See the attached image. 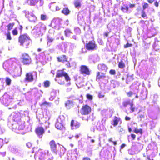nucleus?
Listing matches in <instances>:
<instances>
[{
	"label": "nucleus",
	"mask_w": 160,
	"mask_h": 160,
	"mask_svg": "<svg viewBox=\"0 0 160 160\" xmlns=\"http://www.w3.org/2000/svg\"><path fill=\"white\" fill-rule=\"evenodd\" d=\"M35 153L34 158L35 160H51L48 157L49 151L47 150H43L39 148L38 147H35L32 148L31 152L28 153L29 156L32 157L31 153Z\"/></svg>",
	"instance_id": "1"
},
{
	"label": "nucleus",
	"mask_w": 160,
	"mask_h": 160,
	"mask_svg": "<svg viewBox=\"0 0 160 160\" xmlns=\"http://www.w3.org/2000/svg\"><path fill=\"white\" fill-rule=\"evenodd\" d=\"M54 80L59 84L63 85L65 83V81H70L71 79L68 74L62 69L57 71Z\"/></svg>",
	"instance_id": "2"
},
{
	"label": "nucleus",
	"mask_w": 160,
	"mask_h": 160,
	"mask_svg": "<svg viewBox=\"0 0 160 160\" xmlns=\"http://www.w3.org/2000/svg\"><path fill=\"white\" fill-rule=\"evenodd\" d=\"M30 40V37L27 34H21L18 38V42L21 46H23L24 44L28 46L29 44Z\"/></svg>",
	"instance_id": "3"
},
{
	"label": "nucleus",
	"mask_w": 160,
	"mask_h": 160,
	"mask_svg": "<svg viewBox=\"0 0 160 160\" xmlns=\"http://www.w3.org/2000/svg\"><path fill=\"white\" fill-rule=\"evenodd\" d=\"M37 78V73L36 72H29L26 73L24 80L27 82H31Z\"/></svg>",
	"instance_id": "4"
},
{
	"label": "nucleus",
	"mask_w": 160,
	"mask_h": 160,
	"mask_svg": "<svg viewBox=\"0 0 160 160\" xmlns=\"http://www.w3.org/2000/svg\"><path fill=\"white\" fill-rule=\"evenodd\" d=\"M92 112L91 107L87 104L83 105L80 110V113L82 115H88Z\"/></svg>",
	"instance_id": "5"
},
{
	"label": "nucleus",
	"mask_w": 160,
	"mask_h": 160,
	"mask_svg": "<svg viewBox=\"0 0 160 160\" xmlns=\"http://www.w3.org/2000/svg\"><path fill=\"white\" fill-rule=\"evenodd\" d=\"M21 59L24 65H29L32 63V60L30 57L26 53L22 54Z\"/></svg>",
	"instance_id": "6"
},
{
	"label": "nucleus",
	"mask_w": 160,
	"mask_h": 160,
	"mask_svg": "<svg viewBox=\"0 0 160 160\" xmlns=\"http://www.w3.org/2000/svg\"><path fill=\"white\" fill-rule=\"evenodd\" d=\"M79 72L81 74L85 75H89L91 71L89 68L85 65H81L79 67Z\"/></svg>",
	"instance_id": "7"
},
{
	"label": "nucleus",
	"mask_w": 160,
	"mask_h": 160,
	"mask_svg": "<svg viewBox=\"0 0 160 160\" xmlns=\"http://www.w3.org/2000/svg\"><path fill=\"white\" fill-rule=\"evenodd\" d=\"M85 48L88 50L94 51L97 48V45L94 41H90L85 45Z\"/></svg>",
	"instance_id": "8"
},
{
	"label": "nucleus",
	"mask_w": 160,
	"mask_h": 160,
	"mask_svg": "<svg viewBox=\"0 0 160 160\" xmlns=\"http://www.w3.org/2000/svg\"><path fill=\"white\" fill-rule=\"evenodd\" d=\"M49 145L51 151L55 154H57V145L55 141L54 140H52L49 142Z\"/></svg>",
	"instance_id": "9"
},
{
	"label": "nucleus",
	"mask_w": 160,
	"mask_h": 160,
	"mask_svg": "<svg viewBox=\"0 0 160 160\" xmlns=\"http://www.w3.org/2000/svg\"><path fill=\"white\" fill-rule=\"evenodd\" d=\"M36 134L39 136H42L45 133L44 128L42 127H38L36 128L35 130Z\"/></svg>",
	"instance_id": "10"
},
{
	"label": "nucleus",
	"mask_w": 160,
	"mask_h": 160,
	"mask_svg": "<svg viewBox=\"0 0 160 160\" xmlns=\"http://www.w3.org/2000/svg\"><path fill=\"white\" fill-rule=\"evenodd\" d=\"M55 127L58 129L60 130H63L65 129V127L62 123V121L61 120L57 119V122L55 124Z\"/></svg>",
	"instance_id": "11"
},
{
	"label": "nucleus",
	"mask_w": 160,
	"mask_h": 160,
	"mask_svg": "<svg viewBox=\"0 0 160 160\" xmlns=\"http://www.w3.org/2000/svg\"><path fill=\"white\" fill-rule=\"evenodd\" d=\"M106 78V74L103 73H101L99 72H97L96 75V81L101 79H104Z\"/></svg>",
	"instance_id": "12"
},
{
	"label": "nucleus",
	"mask_w": 160,
	"mask_h": 160,
	"mask_svg": "<svg viewBox=\"0 0 160 160\" xmlns=\"http://www.w3.org/2000/svg\"><path fill=\"white\" fill-rule=\"evenodd\" d=\"M74 120H72L71 122L70 126L71 128H72V129H77L80 127V124L79 122H77L74 124Z\"/></svg>",
	"instance_id": "13"
},
{
	"label": "nucleus",
	"mask_w": 160,
	"mask_h": 160,
	"mask_svg": "<svg viewBox=\"0 0 160 160\" xmlns=\"http://www.w3.org/2000/svg\"><path fill=\"white\" fill-rule=\"evenodd\" d=\"M57 59L58 62L64 63L65 62H67L68 58L65 55L58 57Z\"/></svg>",
	"instance_id": "14"
},
{
	"label": "nucleus",
	"mask_w": 160,
	"mask_h": 160,
	"mask_svg": "<svg viewBox=\"0 0 160 160\" xmlns=\"http://www.w3.org/2000/svg\"><path fill=\"white\" fill-rule=\"evenodd\" d=\"M98 68L100 70L106 72L108 69V67L105 64L102 63L98 65Z\"/></svg>",
	"instance_id": "15"
},
{
	"label": "nucleus",
	"mask_w": 160,
	"mask_h": 160,
	"mask_svg": "<svg viewBox=\"0 0 160 160\" xmlns=\"http://www.w3.org/2000/svg\"><path fill=\"white\" fill-rule=\"evenodd\" d=\"M70 11L68 7H65L62 9L61 12L65 15L68 16L70 13Z\"/></svg>",
	"instance_id": "16"
},
{
	"label": "nucleus",
	"mask_w": 160,
	"mask_h": 160,
	"mask_svg": "<svg viewBox=\"0 0 160 160\" xmlns=\"http://www.w3.org/2000/svg\"><path fill=\"white\" fill-rule=\"evenodd\" d=\"M26 2L28 5L33 6H35L38 2L37 0H26Z\"/></svg>",
	"instance_id": "17"
},
{
	"label": "nucleus",
	"mask_w": 160,
	"mask_h": 160,
	"mask_svg": "<svg viewBox=\"0 0 160 160\" xmlns=\"http://www.w3.org/2000/svg\"><path fill=\"white\" fill-rule=\"evenodd\" d=\"M75 7L77 8H79L81 6V2L80 0H76L74 2Z\"/></svg>",
	"instance_id": "18"
},
{
	"label": "nucleus",
	"mask_w": 160,
	"mask_h": 160,
	"mask_svg": "<svg viewBox=\"0 0 160 160\" xmlns=\"http://www.w3.org/2000/svg\"><path fill=\"white\" fill-rule=\"evenodd\" d=\"M120 120V118H118L116 116H114V118L113 120V126L114 127L117 126L118 124V122Z\"/></svg>",
	"instance_id": "19"
},
{
	"label": "nucleus",
	"mask_w": 160,
	"mask_h": 160,
	"mask_svg": "<svg viewBox=\"0 0 160 160\" xmlns=\"http://www.w3.org/2000/svg\"><path fill=\"white\" fill-rule=\"evenodd\" d=\"M59 154L61 156L63 155L65 152V148L63 146L60 147L58 151Z\"/></svg>",
	"instance_id": "20"
},
{
	"label": "nucleus",
	"mask_w": 160,
	"mask_h": 160,
	"mask_svg": "<svg viewBox=\"0 0 160 160\" xmlns=\"http://www.w3.org/2000/svg\"><path fill=\"white\" fill-rule=\"evenodd\" d=\"M121 9L123 12L125 10V12L127 13L129 10V7L127 5L123 4V6L121 7Z\"/></svg>",
	"instance_id": "21"
},
{
	"label": "nucleus",
	"mask_w": 160,
	"mask_h": 160,
	"mask_svg": "<svg viewBox=\"0 0 160 160\" xmlns=\"http://www.w3.org/2000/svg\"><path fill=\"white\" fill-rule=\"evenodd\" d=\"M15 23L14 22L9 23L7 26L8 31H9L12 29Z\"/></svg>",
	"instance_id": "22"
},
{
	"label": "nucleus",
	"mask_w": 160,
	"mask_h": 160,
	"mask_svg": "<svg viewBox=\"0 0 160 160\" xmlns=\"http://www.w3.org/2000/svg\"><path fill=\"white\" fill-rule=\"evenodd\" d=\"M64 32L65 36L67 37H69L72 33L71 30L69 29H66Z\"/></svg>",
	"instance_id": "23"
},
{
	"label": "nucleus",
	"mask_w": 160,
	"mask_h": 160,
	"mask_svg": "<svg viewBox=\"0 0 160 160\" xmlns=\"http://www.w3.org/2000/svg\"><path fill=\"white\" fill-rule=\"evenodd\" d=\"M73 104L72 101L70 100H67L65 103V105L66 107H70L72 106Z\"/></svg>",
	"instance_id": "24"
},
{
	"label": "nucleus",
	"mask_w": 160,
	"mask_h": 160,
	"mask_svg": "<svg viewBox=\"0 0 160 160\" xmlns=\"http://www.w3.org/2000/svg\"><path fill=\"white\" fill-rule=\"evenodd\" d=\"M133 132L137 134L138 133H139L141 134H142L143 133L142 129L141 128H140L139 129H138L137 128H135L133 130Z\"/></svg>",
	"instance_id": "25"
},
{
	"label": "nucleus",
	"mask_w": 160,
	"mask_h": 160,
	"mask_svg": "<svg viewBox=\"0 0 160 160\" xmlns=\"http://www.w3.org/2000/svg\"><path fill=\"white\" fill-rule=\"evenodd\" d=\"M43 86L44 88H47L49 87L50 84V82L49 81L46 80L43 82Z\"/></svg>",
	"instance_id": "26"
},
{
	"label": "nucleus",
	"mask_w": 160,
	"mask_h": 160,
	"mask_svg": "<svg viewBox=\"0 0 160 160\" xmlns=\"http://www.w3.org/2000/svg\"><path fill=\"white\" fill-rule=\"evenodd\" d=\"M130 109L131 110L130 111V112H134L135 109H137V108H135L134 106H133V102H131V104H130Z\"/></svg>",
	"instance_id": "27"
},
{
	"label": "nucleus",
	"mask_w": 160,
	"mask_h": 160,
	"mask_svg": "<svg viewBox=\"0 0 160 160\" xmlns=\"http://www.w3.org/2000/svg\"><path fill=\"white\" fill-rule=\"evenodd\" d=\"M125 65L123 61H121L119 63L118 66L119 68H123L125 67Z\"/></svg>",
	"instance_id": "28"
},
{
	"label": "nucleus",
	"mask_w": 160,
	"mask_h": 160,
	"mask_svg": "<svg viewBox=\"0 0 160 160\" xmlns=\"http://www.w3.org/2000/svg\"><path fill=\"white\" fill-rule=\"evenodd\" d=\"M141 16L144 18L147 19L148 18L147 15L144 10H142L141 12Z\"/></svg>",
	"instance_id": "29"
},
{
	"label": "nucleus",
	"mask_w": 160,
	"mask_h": 160,
	"mask_svg": "<svg viewBox=\"0 0 160 160\" xmlns=\"http://www.w3.org/2000/svg\"><path fill=\"white\" fill-rule=\"evenodd\" d=\"M5 82L6 85L9 86L10 85L11 82V80L9 78L7 77L6 78Z\"/></svg>",
	"instance_id": "30"
},
{
	"label": "nucleus",
	"mask_w": 160,
	"mask_h": 160,
	"mask_svg": "<svg viewBox=\"0 0 160 160\" xmlns=\"http://www.w3.org/2000/svg\"><path fill=\"white\" fill-rule=\"evenodd\" d=\"M6 39L8 40H11L12 39V37L9 31H8L7 33L6 34Z\"/></svg>",
	"instance_id": "31"
},
{
	"label": "nucleus",
	"mask_w": 160,
	"mask_h": 160,
	"mask_svg": "<svg viewBox=\"0 0 160 160\" xmlns=\"http://www.w3.org/2000/svg\"><path fill=\"white\" fill-rule=\"evenodd\" d=\"M131 102L130 101H125L123 102L122 105L124 107H126L128 105H130Z\"/></svg>",
	"instance_id": "32"
},
{
	"label": "nucleus",
	"mask_w": 160,
	"mask_h": 160,
	"mask_svg": "<svg viewBox=\"0 0 160 160\" xmlns=\"http://www.w3.org/2000/svg\"><path fill=\"white\" fill-rule=\"evenodd\" d=\"M19 118V115L17 113H15L13 116V119L14 121H17L18 119Z\"/></svg>",
	"instance_id": "33"
},
{
	"label": "nucleus",
	"mask_w": 160,
	"mask_h": 160,
	"mask_svg": "<svg viewBox=\"0 0 160 160\" xmlns=\"http://www.w3.org/2000/svg\"><path fill=\"white\" fill-rule=\"evenodd\" d=\"M12 33L13 35L16 36L18 34V31L16 28L12 30Z\"/></svg>",
	"instance_id": "34"
},
{
	"label": "nucleus",
	"mask_w": 160,
	"mask_h": 160,
	"mask_svg": "<svg viewBox=\"0 0 160 160\" xmlns=\"http://www.w3.org/2000/svg\"><path fill=\"white\" fill-rule=\"evenodd\" d=\"M47 19V15L45 14L41 15V20L42 21H45Z\"/></svg>",
	"instance_id": "35"
},
{
	"label": "nucleus",
	"mask_w": 160,
	"mask_h": 160,
	"mask_svg": "<svg viewBox=\"0 0 160 160\" xmlns=\"http://www.w3.org/2000/svg\"><path fill=\"white\" fill-rule=\"evenodd\" d=\"M149 7V4L147 2H145L142 5L143 10H144Z\"/></svg>",
	"instance_id": "36"
},
{
	"label": "nucleus",
	"mask_w": 160,
	"mask_h": 160,
	"mask_svg": "<svg viewBox=\"0 0 160 160\" xmlns=\"http://www.w3.org/2000/svg\"><path fill=\"white\" fill-rule=\"evenodd\" d=\"M126 94L128 97H131L132 96L133 93V92L132 91H130L128 92H127Z\"/></svg>",
	"instance_id": "37"
},
{
	"label": "nucleus",
	"mask_w": 160,
	"mask_h": 160,
	"mask_svg": "<svg viewBox=\"0 0 160 160\" xmlns=\"http://www.w3.org/2000/svg\"><path fill=\"white\" fill-rule=\"evenodd\" d=\"M86 97L88 99L91 100L92 99L93 97L92 95L89 94H88L86 95Z\"/></svg>",
	"instance_id": "38"
},
{
	"label": "nucleus",
	"mask_w": 160,
	"mask_h": 160,
	"mask_svg": "<svg viewBox=\"0 0 160 160\" xmlns=\"http://www.w3.org/2000/svg\"><path fill=\"white\" fill-rule=\"evenodd\" d=\"M54 39L52 38H50L49 37H48L47 39L48 40V43H50L52 42L54 40Z\"/></svg>",
	"instance_id": "39"
},
{
	"label": "nucleus",
	"mask_w": 160,
	"mask_h": 160,
	"mask_svg": "<svg viewBox=\"0 0 160 160\" xmlns=\"http://www.w3.org/2000/svg\"><path fill=\"white\" fill-rule=\"evenodd\" d=\"M132 46V44H130L128 42L126 44L124 45V47L125 48H126L129 47H131Z\"/></svg>",
	"instance_id": "40"
},
{
	"label": "nucleus",
	"mask_w": 160,
	"mask_h": 160,
	"mask_svg": "<svg viewBox=\"0 0 160 160\" xmlns=\"http://www.w3.org/2000/svg\"><path fill=\"white\" fill-rule=\"evenodd\" d=\"M109 73L111 75H115L116 74L115 70L114 69H111L109 71Z\"/></svg>",
	"instance_id": "41"
},
{
	"label": "nucleus",
	"mask_w": 160,
	"mask_h": 160,
	"mask_svg": "<svg viewBox=\"0 0 160 160\" xmlns=\"http://www.w3.org/2000/svg\"><path fill=\"white\" fill-rule=\"evenodd\" d=\"M49 104V102L46 101H44L41 104V106H48Z\"/></svg>",
	"instance_id": "42"
},
{
	"label": "nucleus",
	"mask_w": 160,
	"mask_h": 160,
	"mask_svg": "<svg viewBox=\"0 0 160 160\" xmlns=\"http://www.w3.org/2000/svg\"><path fill=\"white\" fill-rule=\"evenodd\" d=\"M104 95L101 92H99L98 94V97L99 98H103Z\"/></svg>",
	"instance_id": "43"
},
{
	"label": "nucleus",
	"mask_w": 160,
	"mask_h": 160,
	"mask_svg": "<svg viewBox=\"0 0 160 160\" xmlns=\"http://www.w3.org/2000/svg\"><path fill=\"white\" fill-rule=\"evenodd\" d=\"M26 146H27L28 148H30L31 147H32V144L30 142H28L26 144Z\"/></svg>",
	"instance_id": "44"
},
{
	"label": "nucleus",
	"mask_w": 160,
	"mask_h": 160,
	"mask_svg": "<svg viewBox=\"0 0 160 160\" xmlns=\"http://www.w3.org/2000/svg\"><path fill=\"white\" fill-rule=\"evenodd\" d=\"M67 62V63L66 64L67 67L68 68H70L71 67L70 63L69 61L66 62Z\"/></svg>",
	"instance_id": "45"
},
{
	"label": "nucleus",
	"mask_w": 160,
	"mask_h": 160,
	"mask_svg": "<svg viewBox=\"0 0 160 160\" xmlns=\"http://www.w3.org/2000/svg\"><path fill=\"white\" fill-rule=\"evenodd\" d=\"M135 5L134 4H129V7L130 8H132L135 7Z\"/></svg>",
	"instance_id": "46"
},
{
	"label": "nucleus",
	"mask_w": 160,
	"mask_h": 160,
	"mask_svg": "<svg viewBox=\"0 0 160 160\" xmlns=\"http://www.w3.org/2000/svg\"><path fill=\"white\" fill-rule=\"evenodd\" d=\"M144 118V116L143 114L140 115L138 117V118H140V119H141L142 118Z\"/></svg>",
	"instance_id": "47"
},
{
	"label": "nucleus",
	"mask_w": 160,
	"mask_h": 160,
	"mask_svg": "<svg viewBox=\"0 0 160 160\" xmlns=\"http://www.w3.org/2000/svg\"><path fill=\"white\" fill-rule=\"evenodd\" d=\"M3 145V140L2 139L0 138V148H2Z\"/></svg>",
	"instance_id": "48"
},
{
	"label": "nucleus",
	"mask_w": 160,
	"mask_h": 160,
	"mask_svg": "<svg viewBox=\"0 0 160 160\" xmlns=\"http://www.w3.org/2000/svg\"><path fill=\"white\" fill-rule=\"evenodd\" d=\"M154 5L156 7H158L159 6V2L156 1L154 3Z\"/></svg>",
	"instance_id": "49"
},
{
	"label": "nucleus",
	"mask_w": 160,
	"mask_h": 160,
	"mask_svg": "<svg viewBox=\"0 0 160 160\" xmlns=\"http://www.w3.org/2000/svg\"><path fill=\"white\" fill-rule=\"evenodd\" d=\"M131 137L133 140H134L136 138V135L133 134H131Z\"/></svg>",
	"instance_id": "50"
},
{
	"label": "nucleus",
	"mask_w": 160,
	"mask_h": 160,
	"mask_svg": "<svg viewBox=\"0 0 160 160\" xmlns=\"http://www.w3.org/2000/svg\"><path fill=\"white\" fill-rule=\"evenodd\" d=\"M125 119L126 121H129L131 119V118L128 116H126L125 118Z\"/></svg>",
	"instance_id": "51"
},
{
	"label": "nucleus",
	"mask_w": 160,
	"mask_h": 160,
	"mask_svg": "<svg viewBox=\"0 0 160 160\" xmlns=\"http://www.w3.org/2000/svg\"><path fill=\"white\" fill-rule=\"evenodd\" d=\"M109 33V32H105L103 33V36L105 37H107L108 36Z\"/></svg>",
	"instance_id": "52"
},
{
	"label": "nucleus",
	"mask_w": 160,
	"mask_h": 160,
	"mask_svg": "<svg viewBox=\"0 0 160 160\" xmlns=\"http://www.w3.org/2000/svg\"><path fill=\"white\" fill-rule=\"evenodd\" d=\"M82 160H91L88 157H84L82 158Z\"/></svg>",
	"instance_id": "53"
},
{
	"label": "nucleus",
	"mask_w": 160,
	"mask_h": 160,
	"mask_svg": "<svg viewBox=\"0 0 160 160\" xmlns=\"http://www.w3.org/2000/svg\"><path fill=\"white\" fill-rule=\"evenodd\" d=\"M155 0H147V2L148 3L150 4H152L154 1Z\"/></svg>",
	"instance_id": "54"
},
{
	"label": "nucleus",
	"mask_w": 160,
	"mask_h": 160,
	"mask_svg": "<svg viewBox=\"0 0 160 160\" xmlns=\"http://www.w3.org/2000/svg\"><path fill=\"white\" fill-rule=\"evenodd\" d=\"M19 28V29L20 31V32L22 33V29H23L22 26L21 25H20Z\"/></svg>",
	"instance_id": "55"
},
{
	"label": "nucleus",
	"mask_w": 160,
	"mask_h": 160,
	"mask_svg": "<svg viewBox=\"0 0 160 160\" xmlns=\"http://www.w3.org/2000/svg\"><path fill=\"white\" fill-rule=\"evenodd\" d=\"M60 8H59V7L58 6H57L56 7V11H59L60 10Z\"/></svg>",
	"instance_id": "56"
},
{
	"label": "nucleus",
	"mask_w": 160,
	"mask_h": 160,
	"mask_svg": "<svg viewBox=\"0 0 160 160\" xmlns=\"http://www.w3.org/2000/svg\"><path fill=\"white\" fill-rule=\"evenodd\" d=\"M126 146V145L125 144H122L121 145V148H123L125 146Z\"/></svg>",
	"instance_id": "57"
},
{
	"label": "nucleus",
	"mask_w": 160,
	"mask_h": 160,
	"mask_svg": "<svg viewBox=\"0 0 160 160\" xmlns=\"http://www.w3.org/2000/svg\"><path fill=\"white\" fill-rule=\"evenodd\" d=\"M112 142L114 145H116L117 144V141H112Z\"/></svg>",
	"instance_id": "58"
},
{
	"label": "nucleus",
	"mask_w": 160,
	"mask_h": 160,
	"mask_svg": "<svg viewBox=\"0 0 160 160\" xmlns=\"http://www.w3.org/2000/svg\"><path fill=\"white\" fill-rule=\"evenodd\" d=\"M147 159L148 160H153V159H150V156H147Z\"/></svg>",
	"instance_id": "59"
},
{
	"label": "nucleus",
	"mask_w": 160,
	"mask_h": 160,
	"mask_svg": "<svg viewBox=\"0 0 160 160\" xmlns=\"http://www.w3.org/2000/svg\"><path fill=\"white\" fill-rule=\"evenodd\" d=\"M128 131L129 132H131L132 131V129L131 128H128Z\"/></svg>",
	"instance_id": "60"
},
{
	"label": "nucleus",
	"mask_w": 160,
	"mask_h": 160,
	"mask_svg": "<svg viewBox=\"0 0 160 160\" xmlns=\"http://www.w3.org/2000/svg\"><path fill=\"white\" fill-rule=\"evenodd\" d=\"M108 141L110 142H112V138H110L109 139Z\"/></svg>",
	"instance_id": "61"
},
{
	"label": "nucleus",
	"mask_w": 160,
	"mask_h": 160,
	"mask_svg": "<svg viewBox=\"0 0 160 160\" xmlns=\"http://www.w3.org/2000/svg\"><path fill=\"white\" fill-rule=\"evenodd\" d=\"M20 126H18V129L19 130H20L21 129H22V128H21L19 127Z\"/></svg>",
	"instance_id": "62"
},
{
	"label": "nucleus",
	"mask_w": 160,
	"mask_h": 160,
	"mask_svg": "<svg viewBox=\"0 0 160 160\" xmlns=\"http://www.w3.org/2000/svg\"><path fill=\"white\" fill-rule=\"evenodd\" d=\"M79 137V136L78 135H76L75 136V137L76 138H78Z\"/></svg>",
	"instance_id": "63"
},
{
	"label": "nucleus",
	"mask_w": 160,
	"mask_h": 160,
	"mask_svg": "<svg viewBox=\"0 0 160 160\" xmlns=\"http://www.w3.org/2000/svg\"><path fill=\"white\" fill-rule=\"evenodd\" d=\"M91 142H92V143H94V142H95V141H94V139H91Z\"/></svg>",
	"instance_id": "64"
}]
</instances>
